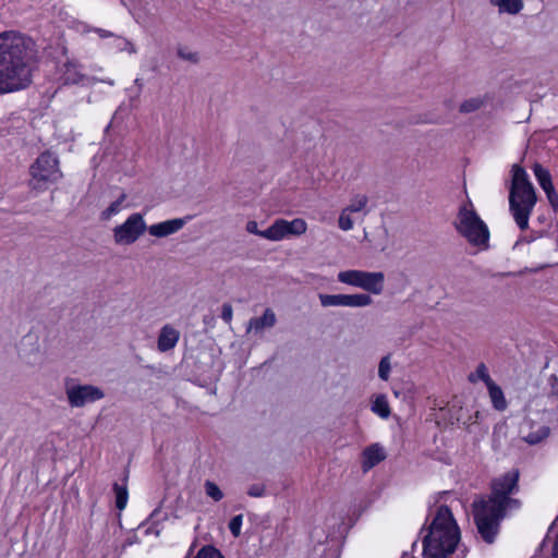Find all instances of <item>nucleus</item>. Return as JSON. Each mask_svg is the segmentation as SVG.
<instances>
[{"label": "nucleus", "mask_w": 558, "mask_h": 558, "mask_svg": "<svg viewBox=\"0 0 558 558\" xmlns=\"http://www.w3.org/2000/svg\"><path fill=\"white\" fill-rule=\"evenodd\" d=\"M177 54L180 59L187 61L192 64H196L199 61V56L196 51L191 50L186 46H179L177 48Z\"/></svg>", "instance_id": "obj_27"}, {"label": "nucleus", "mask_w": 558, "mask_h": 558, "mask_svg": "<svg viewBox=\"0 0 558 558\" xmlns=\"http://www.w3.org/2000/svg\"><path fill=\"white\" fill-rule=\"evenodd\" d=\"M489 2L498 9L500 14L515 15L524 8L522 0H489Z\"/></svg>", "instance_id": "obj_18"}, {"label": "nucleus", "mask_w": 558, "mask_h": 558, "mask_svg": "<svg viewBox=\"0 0 558 558\" xmlns=\"http://www.w3.org/2000/svg\"><path fill=\"white\" fill-rule=\"evenodd\" d=\"M318 300L322 307H366L373 303V299L366 293L354 294H327L319 293Z\"/></svg>", "instance_id": "obj_10"}, {"label": "nucleus", "mask_w": 558, "mask_h": 558, "mask_svg": "<svg viewBox=\"0 0 558 558\" xmlns=\"http://www.w3.org/2000/svg\"><path fill=\"white\" fill-rule=\"evenodd\" d=\"M34 59V43L29 38L14 32L0 34V94L31 84Z\"/></svg>", "instance_id": "obj_2"}, {"label": "nucleus", "mask_w": 558, "mask_h": 558, "mask_svg": "<svg viewBox=\"0 0 558 558\" xmlns=\"http://www.w3.org/2000/svg\"><path fill=\"white\" fill-rule=\"evenodd\" d=\"M134 84L138 87L137 90L142 92L143 81L141 78H135Z\"/></svg>", "instance_id": "obj_39"}, {"label": "nucleus", "mask_w": 558, "mask_h": 558, "mask_svg": "<svg viewBox=\"0 0 558 558\" xmlns=\"http://www.w3.org/2000/svg\"><path fill=\"white\" fill-rule=\"evenodd\" d=\"M486 387L493 408L497 411H505L508 407V403L501 388L495 381L488 383V386Z\"/></svg>", "instance_id": "obj_20"}, {"label": "nucleus", "mask_w": 558, "mask_h": 558, "mask_svg": "<svg viewBox=\"0 0 558 558\" xmlns=\"http://www.w3.org/2000/svg\"><path fill=\"white\" fill-rule=\"evenodd\" d=\"M101 82H105V83H107V84H108V85H110V86H113V85H114V81H113V80H110V78H109V80H102Z\"/></svg>", "instance_id": "obj_41"}, {"label": "nucleus", "mask_w": 558, "mask_h": 558, "mask_svg": "<svg viewBox=\"0 0 558 558\" xmlns=\"http://www.w3.org/2000/svg\"><path fill=\"white\" fill-rule=\"evenodd\" d=\"M460 542V530L447 506H440L423 538L424 558H449Z\"/></svg>", "instance_id": "obj_3"}, {"label": "nucleus", "mask_w": 558, "mask_h": 558, "mask_svg": "<svg viewBox=\"0 0 558 558\" xmlns=\"http://www.w3.org/2000/svg\"><path fill=\"white\" fill-rule=\"evenodd\" d=\"M536 203V191L527 172L521 166L513 165L509 186V211L520 230L529 228L530 217Z\"/></svg>", "instance_id": "obj_4"}, {"label": "nucleus", "mask_w": 558, "mask_h": 558, "mask_svg": "<svg viewBox=\"0 0 558 558\" xmlns=\"http://www.w3.org/2000/svg\"><path fill=\"white\" fill-rule=\"evenodd\" d=\"M122 40H123V43H124L125 45L130 46V51H131V52H135V48L133 47V45H132L130 41H126L125 39H122Z\"/></svg>", "instance_id": "obj_40"}, {"label": "nucleus", "mask_w": 558, "mask_h": 558, "mask_svg": "<svg viewBox=\"0 0 558 558\" xmlns=\"http://www.w3.org/2000/svg\"><path fill=\"white\" fill-rule=\"evenodd\" d=\"M277 323L274 310L266 308L260 317H252L246 325V333L262 337L267 329H271Z\"/></svg>", "instance_id": "obj_13"}, {"label": "nucleus", "mask_w": 558, "mask_h": 558, "mask_svg": "<svg viewBox=\"0 0 558 558\" xmlns=\"http://www.w3.org/2000/svg\"><path fill=\"white\" fill-rule=\"evenodd\" d=\"M205 493L215 501H220L223 498V493L218 485L211 481H206L204 484Z\"/></svg>", "instance_id": "obj_28"}, {"label": "nucleus", "mask_w": 558, "mask_h": 558, "mask_svg": "<svg viewBox=\"0 0 558 558\" xmlns=\"http://www.w3.org/2000/svg\"><path fill=\"white\" fill-rule=\"evenodd\" d=\"M490 100L487 94L477 95L475 97H471L461 102L459 107V111L461 113H472L482 108H484L487 102Z\"/></svg>", "instance_id": "obj_19"}, {"label": "nucleus", "mask_w": 558, "mask_h": 558, "mask_svg": "<svg viewBox=\"0 0 558 558\" xmlns=\"http://www.w3.org/2000/svg\"><path fill=\"white\" fill-rule=\"evenodd\" d=\"M372 411L381 418H388L390 416V407L385 395H378L372 403Z\"/></svg>", "instance_id": "obj_21"}, {"label": "nucleus", "mask_w": 558, "mask_h": 558, "mask_svg": "<svg viewBox=\"0 0 558 558\" xmlns=\"http://www.w3.org/2000/svg\"><path fill=\"white\" fill-rule=\"evenodd\" d=\"M544 192L553 208L558 209V194L555 191L554 184L550 185L549 187L544 189Z\"/></svg>", "instance_id": "obj_34"}, {"label": "nucleus", "mask_w": 558, "mask_h": 558, "mask_svg": "<svg viewBox=\"0 0 558 558\" xmlns=\"http://www.w3.org/2000/svg\"><path fill=\"white\" fill-rule=\"evenodd\" d=\"M194 558H223V556L214 546H204Z\"/></svg>", "instance_id": "obj_32"}, {"label": "nucleus", "mask_w": 558, "mask_h": 558, "mask_svg": "<svg viewBox=\"0 0 558 558\" xmlns=\"http://www.w3.org/2000/svg\"><path fill=\"white\" fill-rule=\"evenodd\" d=\"M251 234H256L269 241H281L291 235H302L307 230V223L302 218H295L291 221L286 219H276L266 230H259L255 220H250L245 227Z\"/></svg>", "instance_id": "obj_7"}, {"label": "nucleus", "mask_w": 558, "mask_h": 558, "mask_svg": "<svg viewBox=\"0 0 558 558\" xmlns=\"http://www.w3.org/2000/svg\"><path fill=\"white\" fill-rule=\"evenodd\" d=\"M549 435V428L548 427H541L535 433H530L527 436L524 437V440L529 442L530 445H536L541 442L543 439H545Z\"/></svg>", "instance_id": "obj_29"}, {"label": "nucleus", "mask_w": 558, "mask_h": 558, "mask_svg": "<svg viewBox=\"0 0 558 558\" xmlns=\"http://www.w3.org/2000/svg\"><path fill=\"white\" fill-rule=\"evenodd\" d=\"M391 371L390 357L384 356L378 365V376L383 380H388Z\"/></svg>", "instance_id": "obj_31"}, {"label": "nucleus", "mask_w": 558, "mask_h": 558, "mask_svg": "<svg viewBox=\"0 0 558 558\" xmlns=\"http://www.w3.org/2000/svg\"><path fill=\"white\" fill-rule=\"evenodd\" d=\"M146 231L147 225L144 219V214L133 213L124 220V222L112 229V238L117 245H132Z\"/></svg>", "instance_id": "obj_9"}, {"label": "nucleus", "mask_w": 558, "mask_h": 558, "mask_svg": "<svg viewBox=\"0 0 558 558\" xmlns=\"http://www.w3.org/2000/svg\"><path fill=\"white\" fill-rule=\"evenodd\" d=\"M94 32L96 34H98V36L100 38H108V37H112L113 36V34L111 32H109L107 29H104V28H94Z\"/></svg>", "instance_id": "obj_37"}, {"label": "nucleus", "mask_w": 558, "mask_h": 558, "mask_svg": "<svg viewBox=\"0 0 558 558\" xmlns=\"http://www.w3.org/2000/svg\"><path fill=\"white\" fill-rule=\"evenodd\" d=\"M247 495L251 497H263L265 495V486L263 484H253L247 489Z\"/></svg>", "instance_id": "obj_35"}, {"label": "nucleus", "mask_w": 558, "mask_h": 558, "mask_svg": "<svg viewBox=\"0 0 558 558\" xmlns=\"http://www.w3.org/2000/svg\"><path fill=\"white\" fill-rule=\"evenodd\" d=\"M29 182L32 190L44 192L50 184L57 183L62 178L59 159L50 151L40 154L29 167Z\"/></svg>", "instance_id": "obj_6"}, {"label": "nucleus", "mask_w": 558, "mask_h": 558, "mask_svg": "<svg viewBox=\"0 0 558 558\" xmlns=\"http://www.w3.org/2000/svg\"><path fill=\"white\" fill-rule=\"evenodd\" d=\"M368 204V197L364 194H356L350 199V204L343 209L350 214L360 213L366 208Z\"/></svg>", "instance_id": "obj_23"}, {"label": "nucleus", "mask_w": 558, "mask_h": 558, "mask_svg": "<svg viewBox=\"0 0 558 558\" xmlns=\"http://www.w3.org/2000/svg\"><path fill=\"white\" fill-rule=\"evenodd\" d=\"M454 227L470 244L487 248L489 230L470 201L460 206Z\"/></svg>", "instance_id": "obj_5"}, {"label": "nucleus", "mask_w": 558, "mask_h": 558, "mask_svg": "<svg viewBox=\"0 0 558 558\" xmlns=\"http://www.w3.org/2000/svg\"><path fill=\"white\" fill-rule=\"evenodd\" d=\"M126 194L122 193L114 202H112L108 208L101 213L102 220H109L111 217L118 215L121 211L122 204L126 199Z\"/></svg>", "instance_id": "obj_24"}, {"label": "nucleus", "mask_w": 558, "mask_h": 558, "mask_svg": "<svg viewBox=\"0 0 558 558\" xmlns=\"http://www.w3.org/2000/svg\"><path fill=\"white\" fill-rule=\"evenodd\" d=\"M140 94H141V92H140V90H137V92L135 93V95H134V96H132V97L130 98L131 105H135V104L137 102V100H138V98H140Z\"/></svg>", "instance_id": "obj_38"}, {"label": "nucleus", "mask_w": 558, "mask_h": 558, "mask_svg": "<svg viewBox=\"0 0 558 558\" xmlns=\"http://www.w3.org/2000/svg\"><path fill=\"white\" fill-rule=\"evenodd\" d=\"M232 317H233V308H232L231 304L225 303L222 305V310H221V318L227 324H230L232 320Z\"/></svg>", "instance_id": "obj_36"}, {"label": "nucleus", "mask_w": 558, "mask_h": 558, "mask_svg": "<svg viewBox=\"0 0 558 558\" xmlns=\"http://www.w3.org/2000/svg\"><path fill=\"white\" fill-rule=\"evenodd\" d=\"M113 490L116 494V506L119 510H123L126 507L129 499L126 484L120 485L118 483H114Z\"/></svg>", "instance_id": "obj_26"}, {"label": "nucleus", "mask_w": 558, "mask_h": 558, "mask_svg": "<svg viewBox=\"0 0 558 558\" xmlns=\"http://www.w3.org/2000/svg\"><path fill=\"white\" fill-rule=\"evenodd\" d=\"M19 355L29 365L41 363L43 351L38 335L28 332L22 338L19 347Z\"/></svg>", "instance_id": "obj_12"}, {"label": "nucleus", "mask_w": 558, "mask_h": 558, "mask_svg": "<svg viewBox=\"0 0 558 558\" xmlns=\"http://www.w3.org/2000/svg\"><path fill=\"white\" fill-rule=\"evenodd\" d=\"M469 381L476 383L477 380H482L485 383L486 386H488V383H494V380L490 378L487 366L484 363H480L476 366V369L474 373H471L468 377Z\"/></svg>", "instance_id": "obj_25"}, {"label": "nucleus", "mask_w": 558, "mask_h": 558, "mask_svg": "<svg viewBox=\"0 0 558 558\" xmlns=\"http://www.w3.org/2000/svg\"><path fill=\"white\" fill-rule=\"evenodd\" d=\"M337 280L340 283L363 289L369 293L378 295L384 290L385 275L381 271H364L349 269L339 271Z\"/></svg>", "instance_id": "obj_8"}, {"label": "nucleus", "mask_w": 558, "mask_h": 558, "mask_svg": "<svg viewBox=\"0 0 558 558\" xmlns=\"http://www.w3.org/2000/svg\"><path fill=\"white\" fill-rule=\"evenodd\" d=\"M243 522V515L238 514L233 517L229 522V530L234 537H239L241 534V527Z\"/></svg>", "instance_id": "obj_33"}, {"label": "nucleus", "mask_w": 558, "mask_h": 558, "mask_svg": "<svg viewBox=\"0 0 558 558\" xmlns=\"http://www.w3.org/2000/svg\"><path fill=\"white\" fill-rule=\"evenodd\" d=\"M65 393L72 408H82L105 397L104 391L93 385H68Z\"/></svg>", "instance_id": "obj_11"}, {"label": "nucleus", "mask_w": 558, "mask_h": 558, "mask_svg": "<svg viewBox=\"0 0 558 558\" xmlns=\"http://www.w3.org/2000/svg\"><path fill=\"white\" fill-rule=\"evenodd\" d=\"M180 339V331L173 326L167 324L161 327L158 339L157 349L159 352H167L175 348Z\"/></svg>", "instance_id": "obj_15"}, {"label": "nucleus", "mask_w": 558, "mask_h": 558, "mask_svg": "<svg viewBox=\"0 0 558 558\" xmlns=\"http://www.w3.org/2000/svg\"><path fill=\"white\" fill-rule=\"evenodd\" d=\"M532 169L538 184L543 190L553 185L551 175L549 171L545 169L542 165L534 163Z\"/></svg>", "instance_id": "obj_22"}, {"label": "nucleus", "mask_w": 558, "mask_h": 558, "mask_svg": "<svg viewBox=\"0 0 558 558\" xmlns=\"http://www.w3.org/2000/svg\"><path fill=\"white\" fill-rule=\"evenodd\" d=\"M385 459L386 452L384 447L379 444H373L363 450L362 469L364 472H367Z\"/></svg>", "instance_id": "obj_16"}, {"label": "nucleus", "mask_w": 558, "mask_h": 558, "mask_svg": "<svg viewBox=\"0 0 558 558\" xmlns=\"http://www.w3.org/2000/svg\"><path fill=\"white\" fill-rule=\"evenodd\" d=\"M189 218H174L157 222L147 227L149 235L155 238H166L179 232L186 223Z\"/></svg>", "instance_id": "obj_14"}, {"label": "nucleus", "mask_w": 558, "mask_h": 558, "mask_svg": "<svg viewBox=\"0 0 558 558\" xmlns=\"http://www.w3.org/2000/svg\"><path fill=\"white\" fill-rule=\"evenodd\" d=\"M351 215L352 214H350L345 209L341 210L339 219H338V226L341 230L349 231V230L353 229L354 222H353V219L351 218Z\"/></svg>", "instance_id": "obj_30"}, {"label": "nucleus", "mask_w": 558, "mask_h": 558, "mask_svg": "<svg viewBox=\"0 0 558 558\" xmlns=\"http://www.w3.org/2000/svg\"><path fill=\"white\" fill-rule=\"evenodd\" d=\"M88 77L84 75L73 62H66L63 66L62 81L65 85L83 84Z\"/></svg>", "instance_id": "obj_17"}, {"label": "nucleus", "mask_w": 558, "mask_h": 558, "mask_svg": "<svg viewBox=\"0 0 558 558\" xmlns=\"http://www.w3.org/2000/svg\"><path fill=\"white\" fill-rule=\"evenodd\" d=\"M518 482L519 471L507 472L492 481V493L487 498L475 500L472 505L477 532L488 544L494 543L507 512L521 507V501L511 497L519 489Z\"/></svg>", "instance_id": "obj_1"}]
</instances>
